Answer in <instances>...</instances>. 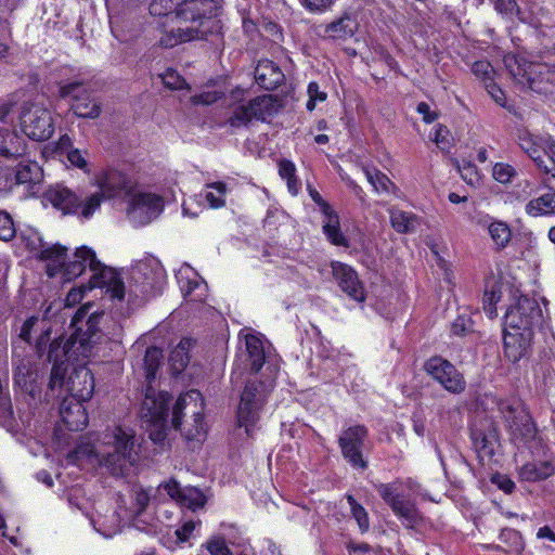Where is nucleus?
<instances>
[{
    "instance_id": "obj_48",
    "label": "nucleus",
    "mask_w": 555,
    "mask_h": 555,
    "mask_svg": "<svg viewBox=\"0 0 555 555\" xmlns=\"http://www.w3.org/2000/svg\"><path fill=\"white\" fill-rule=\"evenodd\" d=\"M433 141L441 151H449L452 146V135L443 125H437L434 129Z\"/></svg>"
},
{
    "instance_id": "obj_1",
    "label": "nucleus",
    "mask_w": 555,
    "mask_h": 555,
    "mask_svg": "<svg viewBox=\"0 0 555 555\" xmlns=\"http://www.w3.org/2000/svg\"><path fill=\"white\" fill-rule=\"evenodd\" d=\"M91 307V304H86L75 313L72 321V325L76 327L75 333L66 339L60 337L53 340L48 353L52 363L49 383L51 391L59 389L57 396H61L65 388L72 398L79 401L89 400L94 391L91 371L79 362L99 356L102 344L106 343V337L98 328L102 313H90L86 328L81 326Z\"/></svg>"
},
{
    "instance_id": "obj_28",
    "label": "nucleus",
    "mask_w": 555,
    "mask_h": 555,
    "mask_svg": "<svg viewBox=\"0 0 555 555\" xmlns=\"http://www.w3.org/2000/svg\"><path fill=\"white\" fill-rule=\"evenodd\" d=\"M83 401L64 398L60 406V415L69 430H82L88 425V414Z\"/></svg>"
},
{
    "instance_id": "obj_7",
    "label": "nucleus",
    "mask_w": 555,
    "mask_h": 555,
    "mask_svg": "<svg viewBox=\"0 0 555 555\" xmlns=\"http://www.w3.org/2000/svg\"><path fill=\"white\" fill-rule=\"evenodd\" d=\"M504 64L514 81L537 93H548L555 88V67L530 62L526 57L507 54Z\"/></svg>"
},
{
    "instance_id": "obj_17",
    "label": "nucleus",
    "mask_w": 555,
    "mask_h": 555,
    "mask_svg": "<svg viewBox=\"0 0 555 555\" xmlns=\"http://www.w3.org/2000/svg\"><path fill=\"white\" fill-rule=\"evenodd\" d=\"M425 372L447 391L461 393L466 388V382L456 367L442 357H431L424 363Z\"/></svg>"
},
{
    "instance_id": "obj_39",
    "label": "nucleus",
    "mask_w": 555,
    "mask_h": 555,
    "mask_svg": "<svg viewBox=\"0 0 555 555\" xmlns=\"http://www.w3.org/2000/svg\"><path fill=\"white\" fill-rule=\"evenodd\" d=\"M227 193V184L217 181L207 183L199 196L206 201L209 208L218 209L224 206Z\"/></svg>"
},
{
    "instance_id": "obj_49",
    "label": "nucleus",
    "mask_w": 555,
    "mask_h": 555,
    "mask_svg": "<svg viewBox=\"0 0 555 555\" xmlns=\"http://www.w3.org/2000/svg\"><path fill=\"white\" fill-rule=\"evenodd\" d=\"M462 179L472 186H478L481 183V175L478 168L472 164L466 163L459 168Z\"/></svg>"
},
{
    "instance_id": "obj_3",
    "label": "nucleus",
    "mask_w": 555,
    "mask_h": 555,
    "mask_svg": "<svg viewBox=\"0 0 555 555\" xmlns=\"http://www.w3.org/2000/svg\"><path fill=\"white\" fill-rule=\"evenodd\" d=\"M141 439L133 429L116 426L101 434L96 444L82 443L67 456V464L100 465L113 476H125L139 463Z\"/></svg>"
},
{
    "instance_id": "obj_10",
    "label": "nucleus",
    "mask_w": 555,
    "mask_h": 555,
    "mask_svg": "<svg viewBox=\"0 0 555 555\" xmlns=\"http://www.w3.org/2000/svg\"><path fill=\"white\" fill-rule=\"evenodd\" d=\"M48 196L52 205L64 215H76L81 220H89L101 207L100 194H88L80 198L63 186L50 190Z\"/></svg>"
},
{
    "instance_id": "obj_11",
    "label": "nucleus",
    "mask_w": 555,
    "mask_h": 555,
    "mask_svg": "<svg viewBox=\"0 0 555 555\" xmlns=\"http://www.w3.org/2000/svg\"><path fill=\"white\" fill-rule=\"evenodd\" d=\"M164 206L162 195L133 189L128 195L126 216L134 227L146 225L163 212Z\"/></svg>"
},
{
    "instance_id": "obj_25",
    "label": "nucleus",
    "mask_w": 555,
    "mask_h": 555,
    "mask_svg": "<svg viewBox=\"0 0 555 555\" xmlns=\"http://www.w3.org/2000/svg\"><path fill=\"white\" fill-rule=\"evenodd\" d=\"M176 278L184 298L191 301H203L207 297V284L189 264H182Z\"/></svg>"
},
{
    "instance_id": "obj_29",
    "label": "nucleus",
    "mask_w": 555,
    "mask_h": 555,
    "mask_svg": "<svg viewBox=\"0 0 555 555\" xmlns=\"http://www.w3.org/2000/svg\"><path fill=\"white\" fill-rule=\"evenodd\" d=\"M33 333H39L36 340V348L38 352H41L43 347L50 339L49 321L46 319H40L38 317L28 318L21 327L20 337L28 343L31 338Z\"/></svg>"
},
{
    "instance_id": "obj_54",
    "label": "nucleus",
    "mask_w": 555,
    "mask_h": 555,
    "mask_svg": "<svg viewBox=\"0 0 555 555\" xmlns=\"http://www.w3.org/2000/svg\"><path fill=\"white\" fill-rule=\"evenodd\" d=\"M14 379L17 385L26 389H28V382L36 380L23 361L21 363H16Z\"/></svg>"
},
{
    "instance_id": "obj_50",
    "label": "nucleus",
    "mask_w": 555,
    "mask_h": 555,
    "mask_svg": "<svg viewBox=\"0 0 555 555\" xmlns=\"http://www.w3.org/2000/svg\"><path fill=\"white\" fill-rule=\"evenodd\" d=\"M163 83L172 90H181L186 87V82L175 69L168 68L160 75Z\"/></svg>"
},
{
    "instance_id": "obj_57",
    "label": "nucleus",
    "mask_w": 555,
    "mask_h": 555,
    "mask_svg": "<svg viewBox=\"0 0 555 555\" xmlns=\"http://www.w3.org/2000/svg\"><path fill=\"white\" fill-rule=\"evenodd\" d=\"M493 101L502 107L506 106V96L503 90L496 85L495 80L485 87Z\"/></svg>"
},
{
    "instance_id": "obj_18",
    "label": "nucleus",
    "mask_w": 555,
    "mask_h": 555,
    "mask_svg": "<svg viewBox=\"0 0 555 555\" xmlns=\"http://www.w3.org/2000/svg\"><path fill=\"white\" fill-rule=\"evenodd\" d=\"M276 112V101L270 94L255 98L247 103L238 104L229 118L232 127L246 126L251 119L266 120Z\"/></svg>"
},
{
    "instance_id": "obj_21",
    "label": "nucleus",
    "mask_w": 555,
    "mask_h": 555,
    "mask_svg": "<svg viewBox=\"0 0 555 555\" xmlns=\"http://www.w3.org/2000/svg\"><path fill=\"white\" fill-rule=\"evenodd\" d=\"M308 192L312 201L318 205L322 212L323 219V232L327 240L336 246L348 247V240L340 231L339 218L337 212L331 207V205L324 201L321 194L313 188L309 186Z\"/></svg>"
},
{
    "instance_id": "obj_31",
    "label": "nucleus",
    "mask_w": 555,
    "mask_h": 555,
    "mask_svg": "<svg viewBox=\"0 0 555 555\" xmlns=\"http://www.w3.org/2000/svg\"><path fill=\"white\" fill-rule=\"evenodd\" d=\"M26 152V144L14 130L7 128L0 129V156L3 157H18Z\"/></svg>"
},
{
    "instance_id": "obj_60",
    "label": "nucleus",
    "mask_w": 555,
    "mask_h": 555,
    "mask_svg": "<svg viewBox=\"0 0 555 555\" xmlns=\"http://www.w3.org/2000/svg\"><path fill=\"white\" fill-rule=\"evenodd\" d=\"M416 111L420 115H422L423 120L426 124H431L438 118V114L435 111H431L430 106L425 102L418 103Z\"/></svg>"
},
{
    "instance_id": "obj_15",
    "label": "nucleus",
    "mask_w": 555,
    "mask_h": 555,
    "mask_svg": "<svg viewBox=\"0 0 555 555\" xmlns=\"http://www.w3.org/2000/svg\"><path fill=\"white\" fill-rule=\"evenodd\" d=\"M244 332L242 331L240 336H244L245 352L235 362L231 375V382L235 385L242 382L243 375L248 367L251 372H258L266 360L262 336L250 333L244 334Z\"/></svg>"
},
{
    "instance_id": "obj_42",
    "label": "nucleus",
    "mask_w": 555,
    "mask_h": 555,
    "mask_svg": "<svg viewBox=\"0 0 555 555\" xmlns=\"http://www.w3.org/2000/svg\"><path fill=\"white\" fill-rule=\"evenodd\" d=\"M390 222L392 228L399 233L414 232L420 224V220L415 215L398 209L390 210Z\"/></svg>"
},
{
    "instance_id": "obj_56",
    "label": "nucleus",
    "mask_w": 555,
    "mask_h": 555,
    "mask_svg": "<svg viewBox=\"0 0 555 555\" xmlns=\"http://www.w3.org/2000/svg\"><path fill=\"white\" fill-rule=\"evenodd\" d=\"M86 289H91L90 283L88 284V286L82 284L79 287H73L66 295L65 306L72 307L80 302L83 298Z\"/></svg>"
},
{
    "instance_id": "obj_4",
    "label": "nucleus",
    "mask_w": 555,
    "mask_h": 555,
    "mask_svg": "<svg viewBox=\"0 0 555 555\" xmlns=\"http://www.w3.org/2000/svg\"><path fill=\"white\" fill-rule=\"evenodd\" d=\"M512 302L504 314V354L511 362H518L530 353L534 330L543 323L538 301L511 292Z\"/></svg>"
},
{
    "instance_id": "obj_58",
    "label": "nucleus",
    "mask_w": 555,
    "mask_h": 555,
    "mask_svg": "<svg viewBox=\"0 0 555 555\" xmlns=\"http://www.w3.org/2000/svg\"><path fill=\"white\" fill-rule=\"evenodd\" d=\"M310 12H323L327 10L334 0H299Z\"/></svg>"
},
{
    "instance_id": "obj_53",
    "label": "nucleus",
    "mask_w": 555,
    "mask_h": 555,
    "mask_svg": "<svg viewBox=\"0 0 555 555\" xmlns=\"http://www.w3.org/2000/svg\"><path fill=\"white\" fill-rule=\"evenodd\" d=\"M201 526L199 520L185 521L180 528L176 530V535L179 542H188L193 535L195 530Z\"/></svg>"
},
{
    "instance_id": "obj_32",
    "label": "nucleus",
    "mask_w": 555,
    "mask_h": 555,
    "mask_svg": "<svg viewBox=\"0 0 555 555\" xmlns=\"http://www.w3.org/2000/svg\"><path fill=\"white\" fill-rule=\"evenodd\" d=\"M56 149L61 154H66L68 163L83 172H89V163L87 159V151H82L73 146L72 139L68 135H62L56 144Z\"/></svg>"
},
{
    "instance_id": "obj_55",
    "label": "nucleus",
    "mask_w": 555,
    "mask_h": 555,
    "mask_svg": "<svg viewBox=\"0 0 555 555\" xmlns=\"http://www.w3.org/2000/svg\"><path fill=\"white\" fill-rule=\"evenodd\" d=\"M473 322L470 318L466 315H459L451 325V333L456 336H461L472 331Z\"/></svg>"
},
{
    "instance_id": "obj_59",
    "label": "nucleus",
    "mask_w": 555,
    "mask_h": 555,
    "mask_svg": "<svg viewBox=\"0 0 555 555\" xmlns=\"http://www.w3.org/2000/svg\"><path fill=\"white\" fill-rule=\"evenodd\" d=\"M496 9L508 16L519 14V8L515 0H498Z\"/></svg>"
},
{
    "instance_id": "obj_38",
    "label": "nucleus",
    "mask_w": 555,
    "mask_h": 555,
    "mask_svg": "<svg viewBox=\"0 0 555 555\" xmlns=\"http://www.w3.org/2000/svg\"><path fill=\"white\" fill-rule=\"evenodd\" d=\"M487 229L495 249L502 250L508 246L512 240V230L505 221L490 219Z\"/></svg>"
},
{
    "instance_id": "obj_43",
    "label": "nucleus",
    "mask_w": 555,
    "mask_h": 555,
    "mask_svg": "<svg viewBox=\"0 0 555 555\" xmlns=\"http://www.w3.org/2000/svg\"><path fill=\"white\" fill-rule=\"evenodd\" d=\"M363 171L376 193H390L395 189L391 180L379 170L364 168Z\"/></svg>"
},
{
    "instance_id": "obj_44",
    "label": "nucleus",
    "mask_w": 555,
    "mask_h": 555,
    "mask_svg": "<svg viewBox=\"0 0 555 555\" xmlns=\"http://www.w3.org/2000/svg\"><path fill=\"white\" fill-rule=\"evenodd\" d=\"M162 359L163 352L160 349L156 347H151L146 350L144 357V370L145 378L149 384H151L155 379L156 372L159 367Z\"/></svg>"
},
{
    "instance_id": "obj_5",
    "label": "nucleus",
    "mask_w": 555,
    "mask_h": 555,
    "mask_svg": "<svg viewBox=\"0 0 555 555\" xmlns=\"http://www.w3.org/2000/svg\"><path fill=\"white\" fill-rule=\"evenodd\" d=\"M91 272L90 288H101L111 296L112 299H120L125 296L122 281L118 278V271L104 266L98 258L95 251L88 246L78 247L73 259L57 269V273L63 270L66 280L80 276L86 269Z\"/></svg>"
},
{
    "instance_id": "obj_20",
    "label": "nucleus",
    "mask_w": 555,
    "mask_h": 555,
    "mask_svg": "<svg viewBox=\"0 0 555 555\" xmlns=\"http://www.w3.org/2000/svg\"><path fill=\"white\" fill-rule=\"evenodd\" d=\"M367 436L364 426H352L343 431L339 437V446L344 457L357 468L364 469L366 462L362 456V448Z\"/></svg>"
},
{
    "instance_id": "obj_6",
    "label": "nucleus",
    "mask_w": 555,
    "mask_h": 555,
    "mask_svg": "<svg viewBox=\"0 0 555 555\" xmlns=\"http://www.w3.org/2000/svg\"><path fill=\"white\" fill-rule=\"evenodd\" d=\"M118 278L125 291V296L119 300L139 305L163 291L166 273L157 258L146 257L132 264L126 276L118 272Z\"/></svg>"
},
{
    "instance_id": "obj_2",
    "label": "nucleus",
    "mask_w": 555,
    "mask_h": 555,
    "mask_svg": "<svg viewBox=\"0 0 555 555\" xmlns=\"http://www.w3.org/2000/svg\"><path fill=\"white\" fill-rule=\"evenodd\" d=\"M216 0H153L150 13L165 16L159 46L166 49L204 40L220 28Z\"/></svg>"
},
{
    "instance_id": "obj_62",
    "label": "nucleus",
    "mask_w": 555,
    "mask_h": 555,
    "mask_svg": "<svg viewBox=\"0 0 555 555\" xmlns=\"http://www.w3.org/2000/svg\"><path fill=\"white\" fill-rule=\"evenodd\" d=\"M295 172L296 167L292 162L284 159L279 163V173L282 179L289 180L295 177Z\"/></svg>"
},
{
    "instance_id": "obj_22",
    "label": "nucleus",
    "mask_w": 555,
    "mask_h": 555,
    "mask_svg": "<svg viewBox=\"0 0 555 555\" xmlns=\"http://www.w3.org/2000/svg\"><path fill=\"white\" fill-rule=\"evenodd\" d=\"M331 268L333 279L341 292L354 301L363 302L364 289L354 269L340 261H332Z\"/></svg>"
},
{
    "instance_id": "obj_9",
    "label": "nucleus",
    "mask_w": 555,
    "mask_h": 555,
    "mask_svg": "<svg viewBox=\"0 0 555 555\" xmlns=\"http://www.w3.org/2000/svg\"><path fill=\"white\" fill-rule=\"evenodd\" d=\"M209 555H248L250 544L240 527L221 522L203 545Z\"/></svg>"
},
{
    "instance_id": "obj_12",
    "label": "nucleus",
    "mask_w": 555,
    "mask_h": 555,
    "mask_svg": "<svg viewBox=\"0 0 555 555\" xmlns=\"http://www.w3.org/2000/svg\"><path fill=\"white\" fill-rule=\"evenodd\" d=\"M20 122L23 132L30 139L43 141L54 132L51 112L40 102H26L22 106Z\"/></svg>"
},
{
    "instance_id": "obj_24",
    "label": "nucleus",
    "mask_w": 555,
    "mask_h": 555,
    "mask_svg": "<svg viewBox=\"0 0 555 555\" xmlns=\"http://www.w3.org/2000/svg\"><path fill=\"white\" fill-rule=\"evenodd\" d=\"M158 491L167 493L181 507L197 511L206 504V496L195 487L182 488L175 479H170L158 487Z\"/></svg>"
},
{
    "instance_id": "obj_13",
    "label": "nucleus",
    "mask_w": 555,
    "mask_h": 555,
    "mask_svg": "<svg viewBox=\"0 0 555 555\" xmlns=\"http://www.w3.org/2000/svg\"><path fill=\"white\" fill-rule=\"evenodd\" d=\"M21 243L35 257L46 261L49 276L57 274V269L67 258V248L60 244L48 245L43 242L40 233L35 229H27L21 232Z\"/></svg>"
},
{
    "instance_id": "obj_16",
    "label": "nucleus",
    "mask_w": 555,
    "mask_h": 555,
    "mask_svg": "<svg viewBox=\"0 0 555 555\" xmlns=\"http://www.w3.org/2000/svg\"><path fill=\"white\" fill-rule=\"evenodd\" d=\"M401 482L380 483L376 487L379 495L391 507L392 512L399 517L406 527H414L420 519L415 505L404 499L401 491Z\"/></svg>"
},
{
    "instance_id": "obj_33",
    "label": "nucleus",
    "mask_w": 555,
    "mask_h": 555,
    "mask_svg": "<svg viewBox=\"0 0 555 555\" xmlns=\"http://www.w3.org/2000/svg\"><path fill=\"white\" fill-rule=\"evenodd\" d=\"M357 29V20L346 14L328 24L325 28V35L334 40H346L351 38Z\"/></svg>"
},
{
    "instance_id": "obj_37",
    "label": "nucleus",
    "mask_w": 555,
    "mask_h": 555,
    "mask_svg": "<svg viewBox=\"0 0 555 555\" xmlns=\"http://www.w3.org/2000/svg\"><path fill=\"white\" fill-rule=\"evenodd\" d=\"M499 409L503 416L505 417V420L509 423L511 428H515V430H517V420L519 418L520 423L524 426V434L528 437L533 436L532 424L529 420V416L524 411L518 412V408L513 406L508 401H501L499 403Z\"/></svg>"
},
{
    "instance_id": "obj_64",
    "label": "nucleus",
    "mask_w": 555,
    "mask_h": 555,
    "mask_svg": "<svg viewBox=\"0 0 555 555\" xmlns=\"http://www.w3.org/2000/svg\"><path fill=\"white\" fill-rule=\"evenodd\" d=\"M194 199L184 201L182 204V215L184 217L196 218L199 214V206L197 205L194 209L192 206L194 205Z\"/></svg>"
},
{
    "instance_id": "obj_26",
    "label": "nucleus",
    "mask_w": 555,
    "mask_h": 555,
    "mask_svg": "<svg viewBox=\"0 0 555 555\" xmlns=\"http://www.w3.org/2000/svg\"><path fill=\"white\" fill-rule=\"evenodd\" d=\"M170 396L168 392L158 393L149 386L143 401L141 414L149 422L163 426L166 422L169 411Z\"/></svg>"
},
{
    "instance_id": "obj_19",
    "label": "nucleus",
    "mask_w": 555,
    "mask_h": 555,
    "mask_svg": "<svg viewBox=\"0 0 555 555\" xmlns=\"http://www.w3.org/2000/svg\"><path fill=\"white\" fill-rule=\"evenodd\" d=\"M59 95L62 99H72L74 114L82 118H96L101 113L100 104L91 99L81 82H61Z\"/></svg>"
},
{
    "instance_id": "obj_46",
    "label": "nucleus",
    "mask_w": 555,
    "mask_h": 555,
    "mask_svg": "<svg viewBox=\"0 0 555 555\" xmlns=\"http://www.w3.org/2000/svg\"><path fill=\"white\" fill-rule=\"evenodd\" d=\"M516 176L517 170L511 164L500 162L492 167V177L499 183H509Z\"/></svg>"
},
{
    "instance_id": "obj_27",
    "label": "nucleus",
    "mask_w": 555,
    "mask_h": 555,
    "mask_svg": "<svg viewBox=\"0 0 555 555\" xmlns=\"http://www.w3.org/2000/svg\"><path fill=\"white\" fill-rule=\"evenodd\" d=\"M126 518H128L126 509H107L105 513L96 509L95 515L91 516V524L101 535L112 538L120 531Z\"/></svg>"
},
{
    "instance_id": "obj_40",
    "label": "nucleus",
    "mask_w": 555,
    "mask_h": 555,
    "mask_svg": "<svg viewBox=\"0 0 555 555\" xmlns=\"http://www.w3.org/2000/svg\"><path fill=\"white\" fill-rule=\"evenodd\" d=\"M554 467L550 462L527 463L520 470L519 476L525 481H540L554 474Z\"/></svg>"
},
{
    "instance_id": "obj_41",
    "label": "nucleus",
    "mask_w": 555,
    "mask_h": 555,
    "mask_svg": "<svg viewBox=\"0 0 555 555\" xmlns=\"http://www.w3.org/2000/svg\"><path fill=\"white\" fill-rule=\"evenodd\" d=\"M193 346L191 338H183L170 352L169 363L176 374L181 373L190 361L189 351Z\"/></svg>"
},
{
    "instance_id": "obj_45",
    "label": "nucleus",
    "mask_w": 555,
    "mask_h": 555,
    "mask_svg": "<svg viewBox=\"0 0 555 555\" xmlns=\"http://www.w3.org/2000/svg\"><path fill=\"white\" fill-rule=\"evenodd\" d=\"M472 72L485 87L495 80L496 73L493 66L487 61L475 62L473 64Z\"/></svg>"
},
{
    "instance_id": "obj_52",
    "label": "nucleus",
    "mask_w": 555,
    "mask_h": 555,
    "mask_svg": "<svg viewBox=\"0 0 555 555\" xmlns=\"http://www.w3.org/2000/svg\"><path fill=\"white\" fill-rule=\"evenodd\" d=\"M15 232L12 217L7 211H0V240L10 241Z\"/></svg>"
},
{
    "instance_id": "obj_36",
    "label": "nucleus",
    "mask_w": 555,
    "mask_h": 555,
    "mask_svg": "<svg viewBox=\"0 0 555 555\" xmlns=\"http://www.w3.org/2000/svg\"><path fill=\"white\" fill-rule=\"evenodd\" d=\"M503 287L504 285L500 283L494 275L490 276L486 281L483 310L490 319L498 315L496 304L501 299Z\"/></svg>"
},
{
    "instance_id": "obj_14",
    "label": "nucleus",
    "mask_w": 555,
    "mask_h": 555,
    "mask_svg": "<svg viewBox=\"0 0 555 555\" xmlns=\"http://www.w3.org/2000/svg\"><path fill=\"white\" fill-rule=\"evenodd\" d=\"M267 393L268 389L262 383L247 382L237 410L238 426L245 428L247 436L251 435L259 420V413L266 402Z\"/></svg>"
},
{
    "instance_id": "obj_61",
    "label": "nucleus",
    "mask_w": 555,
    "mask_h": 555,
    "mask_svg": "<svg viewBox=\"0 0 555 555\" xmlns=\"http://www.w3.org/2000/svg\"><path fill=\"white\" fill-rule=\"evenodd\" d=\"M491 480L505 493H512L515 488L514 481L511 478L503 475H494Z\"/></svg>"
},
{
    "instance_id": "obj_51",
    "label": "nucleus",
    "mask_w": 555,
    "mask_h": 555,
    "mask_svg": "<svg viewBox=\"0 0 555 555\" xmlns=\"http://www.w3.org/2000/svg\"><path fill=\"white\" fill-rule=\"evenodd\" d=\"M307 93L309 99L306 106L309 112H312L319 102H324L327 98V94L320 90L317 82H310L308 85Z\"/></svg>"
},
{
    "instance_id": "obj_63",
    "label": "nucleus",
    "mask_w": 555,
    "mask_h": 555,
    "mask_svg": "<svg viewBox=\"0 0 555 555\" xmlns=\"http://www.w3.org/2000/svg\"><path fill=\"white\" fill-rule=\"evenodd\" d=\"M217 99H218V95L216 92H204L199 95H195L193 98V103L208 105V104L216 102Z\"/></svg>"
},
{
    "instance_id": "obj_35",
    "label": "nucleus",
    "mask_w": 555,
    "mask_h": 555,
    "mask_svg": "<svg viewBox=\"0 0 555 555\" xmlns=\"http://www.w3.org/2000/svg\"><path fill=\"white\" fill-rule=\"evenodd\" d=\"M552 181V184L555 185V182L553 180H550V178L545 181L546 186L550 189L548 183ZM554 191L550 194H544L538 198L531 199L526 205V212L532 217H539V216H548V215H555V188L552 189Z\"/></svg>"
},
{
    "instance_id": "obj_30",
    "label": "nucleus",
    "mask_w": 555,
    "mask_h": 555,
    "mask_svg": "<svg viewBox=\"0 0 555 555\" xmlns=\"http://www.w3.org/2000/svg\"><path fill=\"white\" fill-rule=\"evenodd\" d=\"M255 80L263 89L271 90L283 82L284 74L274 62L261 60L255 69Z\"/></svg>"
},
{
    "instance_id": "obj_8",
    "label": "nucleus",
    "mask_w": 555,
    "mask_h": 555,
    "mask_svg": "<svg viewBox=\"0 0 555 555\" xmlns=\"http://www.w3.org/2000/svg\"><path fill=\"white\" fill-rule=\"evenodd\" d=\"M189 414L192 423L186 422L182 434L188 440L202 441L206 435L207 424L204 421V399L198 390H189L178 398L172 411V426L180 429L182 416Z\"/></svg>"
},
{
    "instance_id": "obj_47",
    "label": "nucleus",
    "mask_w": 555,
    "mask_h": 555,
    "mask_svg": "<svg viewBox=\"0 0 555 555\" xmlns=\"http://www.w3.org/2000/svg\"><path fill=\"white\" fill-rule=\"evenodd\" d=\"M353 518L356 519L360 530L366 532L370 528V520L365 508L360 505L352 495L347 496Z\"/></svg>"
},
{
    "instance_id": "obj_34",
    "label": "nucleus",
    "mask_w": 555,
    "mask_h": 555,
    "mask_svg": "<svg viewBox=\"0 0 555 555\" xmlns=\"http://www.w3.org/2000/svg\"><path fill=\"white\" fill-rule=\"evenodd\" d=\"M43 172L36 162H23L16 166L15 183L34 189L42 181Z\"/></svg>"
},
{
    "instance_id": "obj_23",
    "label": "nucleus",
    "mask_w": 555,
    "mask_h": 555,
    "mask_svg": "<svg viewBox=\"0 0 555 555\" xmlns=\"http://www.w3.org/2000/svg\"><path fill=\"white\" fill-rule=\"evenodd\" d=\"M94 183L99 190L93 194H100L101 202L104 198L115 197L121 191L129 194L133 190L132 179L128 175L116 169H108L101 172L96 176Z\"/></svg>"
}]
</instances>
